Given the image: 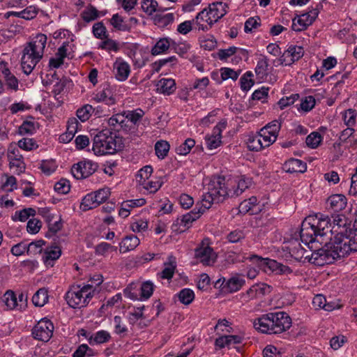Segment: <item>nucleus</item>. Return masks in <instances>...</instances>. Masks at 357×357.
<instances>
[{
    "mask_svg": "<svg viewBox=\"0 0 357 357\" xmlns=\"http://www.w3.org/2000/svg\"><path fill=\"white\" fill-rule=\"evenodd\" d=\"M335 231L329 242L312 253L310 260L312 264L320 266L331 264L357 252V229L340 227V231Z\"/></svg>",
    "mask_w": 357,
    "mask_h": 357,
    "instance_id": "1",
    "label": "nucleus"
},
{
    "mask_svg": "<svg viewBox=\"0 0 357 357\" xmlns=\"http://www.w3.org/2000/svg\"><path fill=\"white\" fill-rule=\"evenodd\" d=\"M252 324L258 332L273 335L280 334L291 326V319L284 312H268L253 319Z\"/></svg>",
    "mask_w": 357,
    "mask_h": 357,
    "instance_id": "2",
    "label": "nucleus"
},
{
    "mask_svg": "<svg viewBox=\"0 0 357 357\" xmlns=\"http://www.w3.org/2000/svg\"><path fill=\"white\" fill-rule=\"evenodd\" d=\"M47 40L46 35L38 33L24 47L21 59V66L24 74H31L43 58Z\"/></svg>",
    "mask_w": 357,
    "mask_h": 357,
    "instance_id": "3",
    "label": "nucleus"
},
{
    "mask_svg": "<svg viewBox=\"0 0 357 357\" xmlns=\"http://www.w3.org/2000/svg\"><path fill=\"white\" fill-rule=\"evenodd\" d=\"M207 192L202 195V208H210L213 203H220L230 197L228 180L225 177H213L208 184Z\"/></svg>",
    "mask_w": 357,
    "mask_h": 357,
    "instance_id": "4",
    "label": "nucleus"
},
{
    "mask_svg": "<svg viewBox=\"0 0 357 357\" xmlns=\"http://www.w3.org/2000/svg\"><path fill=\"white\" fill-rule=\"evenodd\" d=\"M121 139L109 129L99 132L93 138L92 149L96 155L114 154L121 149Z\"/></svg>",
    "mask_w": 357,
    "mask_h": 357,
    "instance_id": "5",
    "label": "nucleus"
},
{
    "mask_svg": "<svg viewBox=\"0 0 357 357\" xmlns=\"http://www.w3.org/2000/svg\"><path fill=\"white\" fill-rule=\"evenodd\" d=\"M95 294L93 284L73 285L66 293L65 299L73 308L86 307Z\"/></svg>",
    "mask_w": 357,
    "mask_h": 357,
    "instance_id": "6",
    "label": "nucleus"
},
{
    "mask_svg": "<svg viewBox=\"0 0 357 357\" xmlns=\"http://www.w3.org/2000/svg\"><path fill=\"white\" fill-rule=\"evenodd\" d=\"M246 259L256 264L260 268L265 269L267 267L278 274L288 275L292 273V270L289 266L278 263L275 260L263 258L256 255H252ZM264 271H266V270Z\"/></svg>",
    "mask_w": 357,
    "mask_h": 357,
    "instance_id": "7",
    "label": "nucleus"
},
{
    "mask_svg": "<svg viewBox=\"0 0 357 357\" xmlns=\"http://www.w3.org/2000/svg\"><path fill=\"white\" fill-rule=\"evenodd\" d=\"M312 218L308 216L303 221L300 231L301 241L307 245L317 241L323 243V241L319 238L317 229L314 227L315 222L312 221Z\"/></svg>",
    "mask_w": 357,
    "mask_h": 357,
    "instance_id": "8",
    "label": "nucleus"
},
{
    "mask_svg": "<svg viewBox=\"0 0 357 357\" xmlns=\"http://www.w3.org/2000/svg\"><path fill=\"white\" fill-rule=\"evenodd\" d=\"M195 257L204 266H211L216 259V255L209 245V239L204 238L195 249Z\"/></svg>",
    "mask_w": 357,
    "mask_h": 357,
    "instance_id": "9",
    "label": "nucleus"
},
{
    "mask_svg": "<svg viewBox=\"0 0 357 357\" xmlns=\"http://www.w3.org/2000/svg\"><path fill=\"white\" fill-rule=\"evenodd\" d=\"M98 168V163L90 160H84L73 165L71 173L76 179H83L92 175Z\"/></svg>",
    "mask_w": 357,
    "mask_h": 357,
    "instance_id": "10",
    "label": "nucleus"
},
{
    "mask_svg": "<svg viewBox=\"0 0 357 357\" xmlns=\"http://www.w3.org/2000/svg\"><path fill=\"white\" fill-rule=\"evenodd\" d=\"M54 325L51 321L47 319H42L33 327L32 335L35 339L47 342L53 333Z\"/></svg>",
    "mask_w": 357,
    "mask_h": 357,
    "instance_id": "11",
    "label": "nucleus"
},
{
    "mask_svg": "<svg viewBox=\"0 0 357 357\" xmlns=\"http://www.w3.org/2000/svg\"><path fill=\"white\" fill-rule=\"evenodd\" d=\"M319 14L317 8H312L307 13H303L292 20L291 29L295 31L305 30L316 20Z\"/></svg>",
    "mask_w": 357,
    "mask_h": 357,
    "instance_id": "12",
    "label": "nucleus"
},
{
    "mask_svg": "<svg viewBox=\"0 0 357 357\" xmlns=\"http://www.w3.org/2000/svg\"><path fill=\"white\" fill-rule=\"evenodd\" d=\"M228 185L230 188V197H235L241 195L252 185V179L241 176L235 178L228 179Z\"/></svg>",
    "mask_w": 357,
    "mask_h": 357,
    "instance_id": "13",
    "label": "nucleus"
},
{
    "mask_svg": "<svg viewBox=\"0 0 357 357\" xmlns=\"http://www.w3.org/2000/svg\"><path fill=\"white\" fill-rule=\"evenodd\" d=\"M283 249L288 251L291 257L296 261H301L302 259H307L309 255H305L307 251L301 246L299 240L293 238L285 243Z\"/></svg>",
    "mask_w": 357,
    "mask_h": 357,
    "instance_id": "14",
    "label": "nucleus"
},
{
    "mask_svg": "<svg viewBox=\"0 0 357 357\" xmlns=\"http://www.w3.org/2000/svg\"><path fill=\"white\" fill-rule=\"evenodd\" d=\"M192 21L194 29L202 31H208L214 24L208 13H207V8H204L199 12L196 17L192 19Z\"/></svg>",
    "mask_w": 357,
    "mask_h": 357,
    "instance_id": "15",
    "label": "nucleus"
},
{
    "mask_svg": "<svg viewBox=\"0 0 357 357\" xmlns=\"http://www.w3.org/2000/svg\"><path fill=\"white\" fill-rule=\"evenodd\" d=\"M311 217L312 218V221L315 222L314 227L318 233V236H319V238L323 241V237L326 235L328 231L332 232V230L330 229L331 225V219L328 215L323 214H317Z\"/></svg>",
    "mask_w": 357,
    "mask_h": 357,
    "instance_id": "16",
    "label": "nucleus"
},
{
    "mask_svg": "<svg viewBox=\"0 0 357 357\" xmlns=\"http://www.w3.org/2000/svg\"><path fill=\"white\" fill-rule=\"evenodd\" d=\"M271 288V286L265 283L255 284L243 294L242 298L245 301H249L269 293Z\"/></svg>",
    "mask_w": 357,
    "mask_h": 357,
    "instance_id": "17",
    "label": "nucleus"
},
{
    "mask_svg": "<svg viewBox=\"0 0 357 357\" xmlns=\"http://www.w3.org/2000/svg\"><path fill=\"white\" fill-rule=\"evenodd\" d=\"M225 128V123H219L213 128L211 135L206 137V146L209 149H216L221 144L222 132Z\"/></svg>",
    "mask_w": 357,
    "mask_h": 357,
    "instance_id": "18",
    "label": "nucleus"
},
{
    "mask_svg": "<svg viewBox=\"0 0 357 357\" xmlns=\"http://www.w3.org/2000/svg\"><path fill=\"white\" fill-rule=\"evenodd\" d=\"M245 284V280L243 276L235 275L228 279L227 281L223 278L220 286L225 292L233 293L240 290Z\"/></svg>",
    "mask_w": 357,
    "mask_h": 357,
    "instance_id": "19",
    "label": "nucleus"
},
{
    "mask_svg": "<svg viewBox=\"0 0 357 357\" xmlns=\"http://www.w3.org/2000/svg\"><path fill=\"white\" fill-rule=\"evenodd\" d=\"M113 73L118 81L124 82L130 75V66L125 61L117 59L113 65Z\"/></svg>",
    "mask_w": 357,
    "mask_h": 357,
    "instance_id": "20",
    "label": "nucleus"
},
{
    "mask_svg": "<svg viewBox=\"0 0 357 357\" xmlns=\"http://www.w3.org/2000/svg\"><path fill=\"white\" fill-rule=\"evenodd\" d=\"M282 169L290 174L304 173L307 170V164L301 160L291 158L285 161Z\"/></svg>",
    "mask_w": 357,
    "mask_h": 357,
    "instance_id": "21",
    "label": "nucleus"
},
{
    "mask_svg": "<svg viewBox=\"0 0 357 357\" xmlns=\"http://www.w3.org/2000/svg\"><path fill=\"white\" fill-rule=\"evenodd\" d=\"M79 125V123L77 119L74 117L70 118L67 122L66 132L59 136V142L61 143L70 142L77 132Z\"/></svg>",
    "mask_w": 357,
    "mask_h": 357,
    "instance_id": "22",
    "label": "nucleus"
},
{
    "mask_svg": "<svg viewBox=\"0 0 357 357\" xmlns=\"http://www.w3.org/2000/svg\"><path fill=\"white\" fill-rule=\"evenodd\" d=\"M227 4L222 2H215L208 6L207 13L214 24L227 13Z\"/></svg>",
    "mask_w": 357,
    "mask_h": 357,
    "instance_id": "23",
    "label": "nucleus"
},
{
    "mask_svg": "<svg viewBox=\"0 0 357 357\" xmlns=\"http://www.w3.org/2000/svg\"><path fill=\"white\" fill-rule=\"evenodd\" d=\"M61 254V251L57 246L47 248L43 254V261L46 266L52 267Z\"/></svg>",
    "mask_w": 357,
    "mask_h": 357,
    "instance_id": "24",
    "label": "nucleus"
},
{
    "mask_svg": "<svg viewBox=\"0 0 357 357\" xmlns=\"http://www.w3.org/2000/svg\"><path fill=\"white\" fill-rule=\"evenodd\" d=\"M241 342L242 337L240 335H222L215 340V346L219 349H222L225 347L229 348L231 345L241 344Z\"/></svg>",
    "mask_w": 357,
    "mask_h": 357,
    "instance_id": "25",
    "label": "nucleus"
},
{
    "mask_svg": "<svg viewBox=\"0 0 357 357\" xmlns=\"http://www.w3.org/2000/svg\"><path fill=\"white\" fill-rule=\"evenodd\" d=\"M327 204L329 208L334 212H339L345 208L347 206V198L343 195H333L328 197Z\"/></svg>",
    "mask_w": 357,
    "mask_h": 357,
    "instance_id": "26",
    "label": "nucleus"
},
{
    "mask_svg": "<svg viewBox=\"0 0 357 357\" xmlns=\"http://www.w3.org/2000/svg\"><path fill=\"white\" fill-rule=\"evenodd\" d=\"M157 91L165 95L172 94L176 89V82L172 78H162L157 83Z\"/></svg>",
    "mask_w": 357,
    "mask_h": 357,
    "instance_id": "27",
    "label": "nucleus"
},
{
    "mask_svg": "<svg viewBox=\"0 0 357 357\" xmlns=\"http://www.w3.org/2000/svg\"><path fill=\"white\" fill-rule=\"evenodd\" d=\"M164 268L157 275L161 279L171 280L176 268V261L175 257L170 256L168 257V261L164 263Z\"/></svg>",
    "mask_w": 357,
    "mask_h": 357,
    "instance_id": "28",
    "label": "nucleus"
},
{
    "mask_svg": "<svg viewBox=\"0 0 357 357\" xmlns=\"http://www.w3.org/2000/svg\"><path fill=\"white\" fill-rule=\"evenodd\" d=\"M173 45H175V42L169 38H160L152 47L151 54L158 55L165 53Z\"/></svg>",
    "mask_w": 357,
    "mask_h": 357,
    "instance_id": "29",
    "label": "nucleus"
},
{
    "mask_svg": "<svg viewBox=\"0 0 357 357\" xmlns=\"http://www.w3.org/2000/svg\"><path fill=\"white\" fill-rule=\"evenodd\" d=\"M140 4L142 10L148 16L165 10V8L160 6L156 0H141Z\"/></svg>",
    "mask_w": 357,
    "mask_h": 357,
    "instance_id": "30",
    "label": "nucleus"
},
{
    "mask_svg": "<svg viewBox=\"0 0 357 357\" xmlns=\"http://www.w3.org/2000/svg\"><path fill=\"white\" fill-rule=\"evenodd\" d=\"M139 244V239L135 235L124 237L119 243V251L122 253L135 249Z\"/></svg>",
    "mask_w": 357,
    "mask_h": 357,
    "instance_id": "31",
    "label": "nucleus"
},
{
    "mask_svg": "<svg viewBox=\"0 0 357 357\" xmlns=\"http://www.w3.org/2000/svg\"><path fill=\"white\" fill-rule=\"evenodd\" d=\"M2 302L6 310H18V301L17 295L12 290H7L2 296Z\"/></svg>",
    "mask_w": 357,
    "mask_h": 357,
    "instance_id": "32",
    "label": "nucleus"
},
{
    "mask_svg": "<svg viewBox=\"0 0 357 357\" xmlns=\"http://www.w3.org/2000/svg\"><path fill=\"white\" fill-rule=\"evenodd\" d=\"M205 209L204 208L203 209L201 208L196 211V208H194L181 217L179 224L185 229L189 228L191 224L201 216V214L204 212Z\"/></svg>",
    "mask_w": 357,
    "mask_h": 357,
    "instance_id": "33",
    "label": "nucleus"
},
{
    "mask_svg": "<svg viewBox=\"0 0 357 357\" xmlns=\"http://www.w3.org/2000/svg\"><path fill=\"white\" fill-rule=\"evenodd\" d=\"M48 291L45 288L39 289L32 297V303L35 306L43 307L48 301Z\"/></svg>",
    "mask_w": 357,
    "mask_h": 357,
    "instance_id": "34",
    "label": "nucleus"
},
{
    "mask_svg": "<svg viewBox=\"0 0 357 357\" xmlns=\"http://www.w3.org/2000/svg\"><path fill=\"white\" fill-rule=\"evenodd\" d=\"M342 119L344 123L350 128L356 124L357 111L354 109H348L341 112Z\"/></svg>",
    "mask_w": 357,
    "mask_h": 357,
    "instance_id": "35",
    "label": "nucleus"
},
{
    "mask_svg": "<svg viewBox=\"0 0 357 357\" xmlns=\"http://www.w3.org/2000/svg\"><path fill=\"white\" fill-rule=\"evenodd\" d=\"M98 47L108 52H117L120 50L121 45L116 40H114L107 37L105 39H104L99 43Z\"/></svg>",
    "mask_w": 357,
    "mask_h": 357,
    "instance_id": "36",
    "label": "nucleus"
},
{
    "mask_svg": "<svg viewBox=\"0 0 357 357\" xmlns=\"http://www.w3.org/2000/svg\"><path fill=\"white\" fill-rule=\"evenodd\" d=\"M162 182L157 178L144 180L139 184L149 193L156 192L162 186Z\"/></svg>",
    "mask_w": 357,
    "mask_h": 357,
    "instance_id": "37",
    "label": "nucleus"
},
{
    "mask_svg": "<svg viewBox=\"0 0 357 357\" xmlns=\"http://www.w3.org/2000/svg\"><path fill=\"white\" fill-rule=\"evenodd\" d=\"M304 54L303 47L298 45H290L284 53L286 57H291V61L294 62L300 59Z\"/></svg>",
    "mask_w": 357,
    "mask_h": 357,
    "instance_id": "38",
    "label": "nucleus"
},
{
    "mask_svg": "<svg viewBox=\"0 0 357 357\" xmlns=\"http://www.w3.org/2000/svg\"><path fill=\"white\" fill-rule=\"evenodd\" d=\"M268 59L265 57L259 59L255 68V73L259 80L264 79L268 75Z\"/></svg>",
    "mask_w": 357,
    "mask_h": 357,
    "instance_id": "39",
    "label": "nucleus"
},
{
    "mask_svg": "<svg viewBox=\"0 0 357 357\" xmlns=\"http://www.w3.org/2000/svg\"><path fill=\"white\" fill-rule=\"evenodd\" d=\"M110 93V90L103 89L97 93L93 98L97 102H105L108 105H111L115 103V98Z\"/></svg>",
    "mask_w": 357,
    "mask_h": 357,
    "instance_id": "40",
    "label": "nucleus"
},
{
    "mask_svg": "<svg viewBox=\"0 0 357 357\" xmlns=\"http://www.w3.org/2000/svg\"><path fill=\"white\" fill-rule=\"evenodd\" d=\"M99 206L97 199L93 192L89 193L82 199L80 208L86 211Z\"/></svg>",
    "mask_w": 357,
    "mask_h": 357,
    "instance_id": "41",
    "label": "nucleus"
},
{
    "mask_svg": "<svg viewBox=\"0 0 357 357\" xmlns=\"http://www.w3.org/2000/svg\"><path fill=\"white\" fill-rule=\"evenodd\" d=\"M176 296L182 304L188 305L194 301L195 293L189 288H184L176 294Z\"/></svg>",
    "mask_w": 357,
    "mask_h": 357,
    "instance_id": "42",
    "label": "nucleus"
},
{
    "mask_svg": "<svg viewBox=\"0 0 357 357\" xmlns=\"http://www.w3.org/2000/svg\"><path fill=\"white\" fill-rule=\"evenodd\" d=\"M111 339V335L109 332L101 330L93 334L92 337L90 339V344H100L107 342Z\"/></svg>",
    "mask_w": 357,
    "mask_h": 357,
    "instance_id": "43",
    "label": "nucleus"
},
{
    "mask_svg": "<svg viewBox=\"0 0 357 357\" xmlns=\"http://www.w3.org/2000/svg\"><path fill=\"white\" fill-rule=\"evenodd\" d=\"M174 21V15L173 13L158 15L154 19L155 24L160 28H166L172 24Z\"/></svg>",
    "mask_w": 357,
    "mask_h": 357,
    "instance_id": "44",
    "label": "nucleus"
},
{
    "mask_svg": "<svg viewBox=\"0 0 357 357\" xmlns=\"http://www.w3.org/2000/svg\"><path fill=\"white\" fill-rule=\"evenodd\" d=\"M111 24L117 30L121 31H129L130 30V25L125 22L121 16L119 14H114L111 20Z\"/></svg>",
    "mask_w": 357,
    "mask_h": 357,
    "instance_id": "45",
    "label": "nucleus"
},
{
    "mask_svg": "<svg viewBox=\"0 0 357 357\" xmlns=\"http://www.w3.org/2000/svg\"><path fill=\"white\" fill-rule=\"evenodd\" d=\"M246 234L242 229H236L229 232L226 236V239L229 243H241L245 239Z\"/></svg>",
    "mask_w": 357,
    "mask_h": 357,
    "instance_id": "46",
    "label": "nucleus"
},
{
    "mask_svg": "<svg viewBox=\"0 0 357 357\" xmlns=\"http://www.w3.org/2000/svg\"><path fill=\"white\" fill-rule=\"evenodd\" d=\"M170 146L167 141L160 140L155 144V154L159 159H164L169 151Z\"/></svg>",
    "mask_w": 357,
    "mask_h": 357,
    "instance_id": "47",
    "label": "nucleus"
},
{
    "mask_svg": "<svg viewBox=\"0 0 357 357\" xmlns=\"http://www.w3.org/2000/svg\"><path fill=\"white\" fill-rule=\"evenodd\" d=\"M94 108L89 104H86L77 110V118L82 122L89 120L94 112Z\"/></svg>",
    "mask_w": 357,
    "mask_h": 357,
    "instance_id": "48",
    "label": "nucleus"
},
{
    "mask_svg": "<svg viewBox=\"0 0 357 357\" xmlns=\"http://www.w3.org/2000/svg\"><path fill=\"white\" fill-rule=\"evenodd\" d=\"M238 51H240L243 55L247 56V52L245 50L234 46L229 47L227 49L220 50L218 52V56L220 60H226L229 56L237 53Z\"/></svg>",
    "mask_w": 357,
    "mask_h": 357,
    "instance_id": "49",
    "label": "nucleus"
},
{
    "mask_svg": "<svg viewBox=\"0 0 357 357\" xmlns=\"http://www.w3.org/2000/svg\"><path fill=\"white\" fill-rule=\"evenodd\" d=\"M35 210L31 208H24L20 211H17L15 214L12 216L13 221L24 222L29 219L30 216L35 215Z\"/></svg>",
    "mask_w": 357,
    "mask_h": 357,
    "instance_id": "50",
    "label": "nucleus"
},
{
    "mask_svg": "<svg viewBox=\"0 0 357 357\" xmlns=\"http://www.w3.org/2000/svg\"><path fill=\"white\" fill-rule=\"evenodd\" d=\"M126 117L123 114H116L108 119V125L112 130L118 131L123 126Z\"/></svg>",
    "mask_w": 357,
    "mask_h": 357,
    "instance_id": "51",
    "label": "nucleus"
},
{
    "mask_svg": "<svg viewBox=\"0 0 357 357\" xmlns=\"http://www.w3.org/2000/svg\"><path fill=\"white\" fill-rule=\"evenodd\" d=\"M195 145V141L192 138H188L176 148V153L181 155H185L190 152Z\"/></svg>",
    "mask_w": 357,
    "mask_h": 357,
    "instance_id": "52",
    "label": "nucleus"
},
{
    "mask_svg": "<svg viewBox=\"0 0 357 357\" xmlns=\"http://www.w3.org/2000/svg\"><path fill=\"white\" fill-rule=\"evenodd\" d=\"M56 168L57 165L56 162L52 159L42 160L39 166V169H40L41 171L47 176L54 173Z\"/></svg>",
    "mask_w": 357,
    "mask_h": 357,
    "instance_id": "53",
    "label": "nucleus"
},
{
    "mask_svg": "<svg viewBox=\"0 0 357 357\" xmlns=\"http://www.w3.org/2000/svg\"><path fill=\"white\" fill-rule=\"evenodd\" d=\"M247 146L250 151H259L263 148H265L262 144L261 136L255 135L248 138L247 142Z\"/></svg>",
    "mask_w": 357,
    "mask_h": 357,
    "instance_id": "54",
    "label": "nucleus"
},
{
    "mask_svg": "<svg viewBox=\"0 0 357 357\" xmlns=\"http://www.w3.org/2000/svg\"><path fill=\"white\" fill-rule=\"evenodd\" d=\"M81 16L86 22H90L98 18V10L93 6H88L82 11Z\"/></svg>",
    "mask_w": 357,
    "mask_h": 357,
    "instance_id": "55",
    "label": "nucleus"
},
{
    "mask_svg": "<svg viewBox=\"0 0 357 357\" xmlns=\"http://www.w3.org/2000/svg\"><path fill=\"white\" fill-rule=\"evenodd\" d=\"M8 158L10 161V167L11 168L16 167L18 174L24 171L25 166L22 160V155H13L11 154H8Z\"/></svg>",
    "mask_w": 357,
    "mask_h": 357,
    "instance_id": "56",
    "label": "nucleus"
},
{
    "mask_svg": "<svg viewBox=\"0 0 357 357\" xmlns=\"http://www.w3.org/2000/svg\"><path fill=\"white\" fill-rule=\"evenodd\" d=\"M2 77L4 79L8 89L15 91L18 90L19 81L10 71L2 75Z\"/></svg>",
    "mask_w": 357,
    "mask_h": 357,
    "instance_id": "57",
    "label": "nucleus"
},
{
    "mask_svg": "<svg viewBox=\"0 0 357 357\" xmlns=\"http://www.w3.org/2000/svg\"><path fill=\"white\" fill-rule=\"evenodd\" d=\"M141 295L140 300H146L149 298L153 294L154 290V284L151 281H146L143 282L140 287Z\"/></svg>",
    "mask_w": 357,
    "mask_h": 357,
    "instance_id": "58",
    "label": "nucleus"
},
{
    "mask_svg": "<svg viewBox=\"0 0 357 357\" xmlns=\"http://www.w3.org/2000/svg\"><path fill=\"white\" fill-rule=\"evenodd\" d=\"M258 204L257 197L252 196L248 199L243 201L239 205V210L241 213H248L252 210Z\"/></svg>",
    "mask_w": 357,
    "mask_h": 357,
    "instance_id": "59",
    "label": "nucleus"
},
{
    "mask_svg": "<svg viewBox=\"0 0 357 357\" xmlns=\"http://www.w3.org/2000/svg\"><path fill=\"white\" fill-rule=\"evenodd\" d=\"M322 139V136L320 133L313 132L306 137L305 142L309 147L316 149L321 144Z\"/></svg>",
    "mask_w": 357,
    "mask_h": 357,
    "instance_id": "60",
    "label": "nucleus"
},
{
    "mask_svg": "<svg viewBox=\"0 0 357 357\" xmlns=\"http://www.w3.org/2000/svg\"><path fill=\"white\" fill-rule=\"evenodd\" d=\"M252 73L248 71L241 77V88L243 91H248L254 85L255 82L252 79Z\"/></svg>",
    "mask_w": 357,
    "mask_h": 357,
    "instance_id": "61",
    "label": "nucleus"
},
{
    "mask_svg": "<svg viewBox=\"0 0 357 357\" xmlns=\"http://www.w3.org/2000/svg\"><path fill=\"white\" fill-rule=\"evenodd\" d=\"M94 355L93 350L86 344L79 345L73 354V357H90Z\"/></svg>",
    "mask_w": 357,
    "mask_h": 357,
    "instance_id": "62",
    "label": "nucleus"
},
{
    "mask_svg": "<svg viewBox=\"0 0 357 357\" xmlns=\"http://www.w3.org/2000/svg\"><path fill=\"white\" fill-rule=\"evenodd\" d=\"M200 45L206 50H214L217 45V41L213 36H206L199 38Z\"/></svg>",
    "mask_w": 357,
    "mask_h": 357,
    "instance_id": "63",
    "label": "nucleus"
},
{
    "mask_svg": "<svg viewBox=\"0 0 357 357\" xmlns=\"http://www.w3.org/2000/svg\"><path fill=\"white\" fill-rule=\"evenodd\" d=\"M93 33L96 38L102 40L105 39L108 36L107 29L102 22H97L93 24Z\"/></svg>",
    "mask_w": 357,
    "mask_h": 357,
    "instance_id": "64",
    "label": "nucleus"
}]
</instances>
